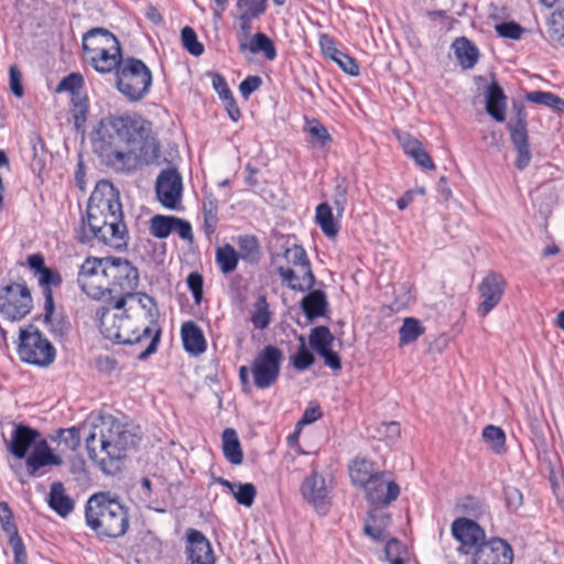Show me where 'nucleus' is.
<instances>
[{
	"mask_svg": "<svg viewBox=\"0 0 564 564\" xmlns=\"http://www.w3.org/2000/svg\"><path fill=\"white\" fill-rule=\"evenodd\" d=\"M240 256L245 260H253L258 253L259 243L253 236H242L238 239Z\"/></svg>",
	"mask_w": 564,
	"mask_h": 564,
	"instance_id": "54",
	"label": "nucleus"
},
{
	"mask_svg": "<svg viewBox=\"0 0 564 564\" xmlns=\"http://www.w3.org/2000/svg\"><path fill=\"white\" fill-rule=\"evenodd\" d=\"M76 238L83 243L101 245L113 249L127 246L128 230L119 192L108 181L95 186L87 205L86 217L76 230Z\"/></svg>",
	"mask_w": 564,
	"mask_h": 564,
	"instance_id": "2",
	"label": "nucleus"
},
{
	"mask_svg": "<svg viewBox=\"0 0 564 564\" xmlns=\"http://www.w3.org/2000/svg\"><path fill=\"white\" fill-rule=\"evenodd\" d=\"M108 258H87L80 265L78 272V284L83 292L88 296L99 300L109 293L110 282H108Z\"/></svg>",
	"mask_w": 564,
	"mask_h": 564,
	"instance_id": "10",
	"label": "nucleus"
},
{
	"mask_svg": "<svg viewBox=\"0 0 564 564\" xmlns=\"http://www.w3.org/2000/svg\"><path fill=\"white\" fill-rule=\"evenodd\" d=\"M301 307L311 322L324 316L328 307L326 294L321 290L311 291L302 299Z\"/></svg>",
	"mask_w": 564,
	"mask_h": 564,
	"instance_id": "27",
	"label": "nucleus"
},
{
	"mask_svg": "<svg viewBox=\"0 0 564 564\" xmlns=\"http://www.w3.org/2000/svg\"><path fill=\"white\" fill-rule=\"evenodd\" d=\"M85 518L93 531L108 538L122 536L129 528L127 509L106 494H96L88 499Z\"/></svg>",
	"mask_w": 564,
	"mask_h": 564,
	"instance_id": "5",
	"label": "nucleus"
},
{
	"mask_svg": "<svg viewBox=\"0 0 564 564\" xmlns=\"http://www.w3.org/2000/svg\"><path fill=\"white\" fill-rule=\"evenodd\" d=\"M140 427L112 415L100 416L86 437L89 458L106 474H115L118 463L139 443Z\"/></svg>",
	"mask_w": 564,
	"mask_h": 564,
	"instance_id": "3",
	"label": "nucleus"
},
{
	"mask_svg": "<svg viewBox=\"0 0 564 564\" xmlns=\"http://www.w3.org/2000/svg\"><path fill=\"white\" fill-rule=\"evenodd\" d=\"M237 9L240 15L258 19L267 9V0H237Z\"/></svg>",
	"mask_w": 564,
	"mask_h": 564,
	"instance_id": "48",
	"label": "nucleus"
},
{
	"mask_svg": "<svg viewBox=\"0 0 564 564\" xmlns=\"http://www.w3.org/2000/svg\"><path fill=\"white\" fill-rule=\"evenodd\" d=\"M91 143L101 162L117 172L135 171L159 154L145 121L135 115L102 118L91 134Z\"/></svg>",
	"mask_w": 564,
	"mask_h": 564,
	"instance_id": "1",
	"label": "nucleus"
},
{
	"mask_svg": "<svg viewBox=\"0 0 564 564\" xmlns=\"http://www.w3.org/2000/svg\"><path fill=\"white\" fill-rule=\"evenodd\" d=\"M118 90L131 101L141 100L150 90L152 74L138 58H124L116 72Z\"/></svg>",
	"mask_w": 564,
	"mask_h": 564,
	"instance_id": "6",
	"label": "nucleus"
},
{
	"mask_svg": "<svg viewBox=\"0 0 564 564\" xmlns=\"http://www.w3.org/2000/svg\"><path fill=\"white\" fill-rule=\"evenodd\" d=\"M306 132L310 135L311 142L319 145L321 148H324L332 142V137L326 128L316 120L308 122Z\"/></svg>",
	"mask_w": 564,
	"mask_h": 564,
	"instance_id": "49",
	"label": "nucleus"
},
{
	"mask_svg": "<svg viewBox=\"0 0 564 564\" xmlns=\"http://www.w3.org/2000/svg\"><path fill=\"white\" fill-rule=\"evenodd\" d=\"M282 351L272 345L265 346L253 358L251 362V378L253 386L264 390L271 388L279 379Z\"/></svg>",
	"mask_w": 564,
	"mask_h": 564,
	"instance_id": "11",
	"label": "nucleus"
},
{
	"mask_svg": "<svg viewBox=\"0 0 564 564\" xmlns=\"http://www.w3.org/2000/svg\"><path fill=\"white\" fill-rule=\"evenodd\" d=\"M29 144L32 151V167L41 171L45 165V149L42 138L37 133L29 135Z\"/></svg>",
	"mask_w": 564,
	"mask_h": 564,
	"instance_id": "47",
	"label": "nucleus"
},
{
	"mask_svg": "<svg viewBox=\"0 0 564 564\" xmlns=\"http://www.w3.org/2000/svg\"><path fill=\"white\" fill-rule=\"evenodd\" d=\"M238 253L230 245H226L217 249L216 261L223 273L228 274L235 271L238 264Z\"/></svg>",
	"mask_w": 564,
	"mask_h": 564,
	"instance_id": "37",
	"label": "nucleus"
},
{
	"mask_svg": "<svg viewBox=\"0 0 564 564\" xmlns=\"http://www.w3.org/2000/svg\"><path fill=\"white\" fill-rule=\"evenodd\" d=\"M300 340L301 346L292 358V365L295 369L303 371L314 364L315 358L313 354L306 348L304 338L302 336L300 337Z\"/></svg>",
	"mask_w": 564,
	"mask_h": 564,
	"instance_id": "52",
	"label": "nucleus"
},
{
	"mask_svg": "<svg viewBox=\"0 0 564 564\" xmlns=\"http://www.w3.org/2000/svg\"><path fill=\"white\" fill-rule=\"evenodd\" d=\"M315 220L327 237H335L338 234V225L335 221L332 207L327 203L317 205Z\"/></svg>",
	"mask_w": 564,
	"mask_h": 564,
	"instance_id": "33",
	"label": "nucleus"
},
{
	"mask_svg": "<svg viewBox=\"0 0 564 564\" xmlns=\"http://www.w3.org/2000/svg\"><path fill=\"white\" fill-rule=\"evenodd\" d=\"M452 533L460 542L459 550L469 553L485 542V532L475 521L467 518L456 519L452 523Z\"/></svg>",
	"mask_w": 564,
	"mask_h": 564,
	"instance_id": "17",
	"label": "nucleus"
},
{
	"mask_svg": "<svg viewBox=\"0 0 564 564\" xmlns=\"http://www.w3.org/2000/svg\"><path fill=\"white\" fill-rule=\"evenodd\" d=\"M204 212V229L206 234H212L215 230L218 217V202L212 195H206L203 199Z\"/></svg>",
	"mask_w": 564,
	"mask_h": 564,
	"instance_id": "41",
	"label": "nucleus"
},
{
	"mask_svg": "<svg viewBox=\"0 0 564 564\" xmlns=\"http://www.w3.org/2000/svg\"><path fill=\"white\" fill-rule=\"evenodd\" d=\"M482 438L495 453L500 454L505 451L506 435L500 427L487 425L482 431Z\"/></svg>",
	"mask_w": 564,
	"mask_h": 564,
	"instance_id": "45",
	"label": "nucleus"
},
{
	"mask_svg": "<svg viewBox=\"0 0 564 564\" xmlns=\"http://www.w3.org/2000/svg\"><path fill=\"white\" fill-rule=\"evenodd\" d=\"M223 451L225 457L234 465H240L243 460L240 442L234 429H226L223 432Z\"/></svg>",
	"mask_w": 564,
	"mask_h": 564,
	"instance_id": "32",
	"label": "nucleus"
},
{
	"mask_svg": "<svg viewBox=\"0 0 564 564\" xmlns=\"http://www.w3.org/2000/svg\"><path fill=\"white\" fill-rule=\"evenodd\" d=\"M251 18H247L238 14L239 21V30H238V40L239 46L241 51L247 50V41L251 34Z\"/></svg>",
	"mask_w": 564,
	"mask_h": 564,
	"instance_id": "63",
	"label": "nucleus"
},
{
	"mask_svg": "<svg viewBox=\"0 0 564 564\" xmlns=\"http://www.w3.org/2000/svg\"><path fill=\"white\" fill-rule=\"evenodd\" d=\"M525 100L545 106L558 112H564V100L553 93L533 90L525 95Z\"/></svg>",
	"mask_w": 564,
	"mask_h": 564,
	"instance_id": "35",
	"label": "nucleus"
},
{
	"mask_svg": "<svg viewBox=\"0 0 564 564\" xmlns=\"http://www.w3.org/2000/svg\"><path fill=\"white\" fill-rule=\"evenodd\" d=\"M45 310V319L50 325V330L56 337H64L69 330V323L64 317L53 316V308Z\"/></svg>",
	"mask_w": 564,
	"mask_h": 564,
	"instance_id": "53",
	"label": "nucleus"
},
{
	"mask_svg": "<svg viewBox=\"0 0 564 564\" xmlns=\"http://www.w3.org/2000/svg\"><path fill=\"white\" fill-rule=\"evenodd\" d=\"M508 129L510 131L511 142L514 147H521V145L529 144L524 113L520 112L518 118L514 121L510 120L508 123Z\"/></svg>",
	"mask_w": 564,
	"mask_h": 564,
	"instance_id": "40",
	"label": "nucleus"
},
{
	"mask_svg": "<svg viewBox=\"0 0 564 564\" xmlns=\"http://www.w3.org/2000/svg\"><path fill=\"white\" fill-rule=\"evenodd\" d=\"M303 498L312 503L319 512H325L329 505V488L322 475L313 473L307 477L302 487Z\"/></svg>",
	"mask_w": 564,
	"mask_h": 564,
	"instance_id": "18",
	"label": "nucleus"
},
{
	"mask_svg": "<svg viewBox=\"0 0 564 564\" xmlns=\"http://www.w3.org/2000/svg\"><path fill=\"white\" fill-rule=\"evenodd\" d=\"M48 506L61 517H67L74 510V500L66 494L62 482L56 481L51 486Z\"/></svg>",
	"mask_w": 564,
	"mask_h": 564,
	"instance_id": "26",
	"label": "nucleus"
},
{
	"mask_svg": "<svg viewBox=\"0 0 564 564\" xmlns=\"http://www.w3.org/2000/svg\"><path fill=\"white\" fill-rule=\"evenodd\" d=\"M390 524V516L386 512H371L365 524V533L378 542L388 540L387 528Z\"/></svg>",
	"mask_w": 564,
	"mask_h": 564,
	"instance_id": "29",
	"label": "nucleus"
},
{
	"mask_svg": "<svg viewBox=\"0 0 564 564\" xmlns=\"http://www.w3.org/2000/svg\"><path fill=\"white\" fill-rule=\"evenodd\" d=\"M496 32L501 37L519 40L523 33V29L516 22H506L497 24Z\"/></svg>",
	"mask_w": 564,
	"mask_h": 564,
	"instance_id": "60",
	"label": "nucleus"
},
{
	"mask_svg": "<svg viewBox=\"0 0 564 564\" xmlns=\"http://www.w3.org/2000/svg\"><path fill=\"white\" fill-rule=\"evenodd\" d=\"M175 217L155 215L150 220V232L160 239L166 238L174 230Z\"/></svg>",
	"mask_w": 564,
	"mask_h": 564,
	"instance_id": "43",
	"label": "nucleus"
},
{
	"mask_svg": "<svg viewBox=\"0 0 564 564\" xmlns=\"http://www.w3.org/2000/svg\"><path fill=\"white\" fill-rule=\"evenodd\" d=\"M18 354L22 361L46 367L55 359V348L50 340L34 326L20 329Z\"/></svg>",
	"mask_w": 564,
	"mask_h": 564,
	"instance_id": "9",
	"label": "nucleus"
},
{
	"mask_svg": "<svg viewBox=\"0 0 564 564\" xmlns=\"http://www.w3.org/2000/svg\"><path fill=\"white\" fill-rule=\"evenodd\" d=\"M61 464V457L53 454L45 440L35 443L33 452L26 458V466L30 475H34L42 467L50 465L59 466Z\"/></svg>",
	"mask_w": 564,
	"mask_h": 564,
	"instance_id": "22",
	"label": "nucleus"
},
{
	"mask_svg": "<svg viewBox=\"0 0 564 564\" xmlns=\"http://www.w3.org/2000/svg\"><path fill=\"white\" fill-rule=\"evenodd\" d=\"M271 322V312L265 296L261 295L253 304V312L251 315V323L257 329H264Z\"/></svg>",
	"mask_w": 564,
	"mask_h": 564,
	"instance_id": "39",
	"label": "nucleus"
},
{
	"mask_svg": "<svg viewBox=\"0 0 564 564\" xmlns=\"http://www.w3.org/2000/svg\"><path fill=\"white\" fill-rule=\"evenodd\" d=\"M57 438L69 451H75L80 444L79 430L76 427L61 429Z\"/></svg>",
	"mask_w": 564,
	"mask_h": 564,
	"instance_id": "55",
	"label": "nucleus"
},
{
	"mask_svg": "<svg viewBox=\"0 0 564 564\" xmlns=\"http://www.w3.org/2000/svg\"><path fill=\"white\" fill-rule=\"evenodd\" d=\"M183 183L176 169L161 171L155 183L158 200L167 209L177 210L181 206Z\"/></svg>",
	"mask_w": 564,
	"mask_h": 564,
	"instance_id": "13",
	"label": "nucleus"
},
{
	"mask_svg": "<svg viewBox=\"0 0 564 564\" xmlns=\"http://www.w3.org/2000/svg\"><path fill=\"white\" fill-rule=\"evenodd\" d=\"M187 285L193 294L195 302L199 303L203 297V276L197 272H192L187 276Z\"/></svg>",
	"mask_w": 564,
	"mask_h": 564,
	"instance_id": "64",
	"label": "nucleus"
},
{
	"mask_svg": "<svg viewBox=\"0 0 564 564\" xmlns=\"http://www.w3.org/2000/svg\"><path fill=\"white\" fill-rule=\"evenodd\" d=\"M394 134L406 155H411V153L422 147L421 142L408 132L394 130Z\"/></svg>",
	"mask_w": 564,
	"mask_h": 564,
	"instance_id": "59",
	"label": "nucleus"
},
{
	"mask_svg": "<svg viewBox=\"0 0 564 564\" xmlns=\"http://www.w3.org/2000/svg\"><path fill=\"white\" fill-rule=\"evenodd\" d=\"M9 542H10V545L14 553L15 564H25L28 556H26V552H25L23 542H22L21 538L19 536V533L15 532L14 534H10Z\"/></svg>",
	"mask_w": 564,
	"mask_h": 564,
	"instance_id": "61",
	"label": "nucleus"
},
{
	"mask_svg": "<svg viewBox=\"0 0 564 564\" xmlns=\"http://www.w3.org/2000/svg\"><path fill=\"white\" fill-rule=\"evenodd\" d=\"M184 349L192 356H199L206 351L207 343L203 330L192 321L185 322L181 328Z\"/></svg>",
	"mask_w": 564,
	"mask_h": 564,
	"instance_id": "23",
	"label": "nucleus"
},
{
	"mask_svg": "<svg viewBox=\"0 0 564 564\" xmlns=\"http://www.w3.org/2000/svg\"><path fill=\"white\" fill-rule=\"evenodd\" d=\"M335 337L327 326H316L312 328L308 336L310 346L317 354L333 347Z\"/></svg>",
	"mask_w": 564,
	"mask_h": 564,
	"instance_id": "34",
	"label": "nucleus"
},
{
	"mask_svg": "<svg viewBox=\"0 0 564 564\" xmlns=\"http://www.w3.org/2000/svg\"><path fill=\"white\" fill-rule=\"evenodd\" d=\"M423 332L424 327L417 319L406 317L399 329L400 345L403 346L413 343L423 334Z\"/></svg>",
	"mask_w": 564,
	"mask_h": 564,
	"instance_id": "44",
	"label": "nucleus"
},
{
	"mask_svg": "<svg viewBox=\"0 0 564 564\" xmlns=\"http://www.w3.org/2000/svg\"><path fill=\"white\" fill-rule=\"evenodd\" d=\"M39 432L26 425H14L10 440H6L7 449L17 458H24L30 446L37 443Z\"/></svg>",
	"mask_w": 564,
	"mask_h": 564,
	"instance_id": "20",
	"label": "nucleus"
},
{
	"mask_svg": "<svg viewBox=\"0 0 564 564\" xmlns=\"http://www.w3.org/2000/svg\"><path fill=\"white\" fill-rule=\"evenodd\" d=\"M89 64L98 73H110L117 70L124 59L121 54L120 44L84 55Z\"/></svg>",
	"mask_w": 564,
	"mask_h": 564,
	"instance_id": "21",
	"label": "nucleus"
},
{
	"mask_svg": "<svg viewBox=\"0 0 564 564\" xmlns=\"http://www.w3.org/2000/svg\"><path fill=\"white\" fill-rule=\"evenodd\" d=\"M455 56L463 68L469 69L475 66L479 54L477 47L466 37L457 39L453 43Z\"/></svg>",
	"mask_w": 564,
	"mask_h": 564,
	"instance_id": "31",
	"label": "nucleus"
},
{
	"mask_svg": "<svg viewBox=\"0 0 564 564\" xmlns=\"http://www.w3.org/2000/svg\"><path fill=\"white\" fill-rule=\"evenodd\" d=\"M108 282H110V288L107 295L115 301L116 310H122L127 297H133L132 292L138 286V270L127 259L110 257Z\"/></svg>",
	"mask_w": 564,
	"mask_h": 564,
	"instance_id": "8",
	"label": "nucleus"
},
{
	"mask_svg": "<svg viewBox=\"0 0 564 564\" xmlns=\"http://www.w3.org/2000/svg\"><path fill=\"white\" fill-rule=\"evenodd\" d=\"M13 514L7 502H0V522L2 529L8 535L18 532L15 524L12 521Z\"/></svg>",
	"mask_w": 564,
	"mask_h": 564,
	"instance_id": "62",
	"label": "nucleus"
},
{
	"mask_svg": "<svg viewBox=\"0 0 564 564\" xmlns=\"http://www.w3.org/2000/svg\"><path fill=\"white\" fill-rule=\"evenodd\" d=\"M120 44L118 39L107 29L95 28L83 35L84 55Z\"/></svg>",
	"mask_w": 564,
	"mask_h": 564,
	"instance_id": "24",
	"label": "nucleus"
},
{
	"mask_svg": "<svg viewBox=\"0 0 564 564\" xmlns=\"http://www.w3.org/2000/svg\"><path fill=\"white\" fill-rule=\"evenodd\" d=\"M218 482L232 494L239 505L247 508H250L253 505L254 498L257 496V488L253 484L231 482L224 478H219Z\"/></svg>",
	"mask_w": 564,
	"mask_h": 564,
	"instance_id": "28",
	"label": "nucleus"
},
{
	"mask_svg": "<svg viewBox=\"0 0 564 564\" xmlns=\"http://www.w3.org/2000/svg\"><path fill=\"white\" fill-rule=\"evenodd\" d=\"M507 282L497 272H489L478 284L477 291L480 302L477 306V314L487 316L501 301Z\"/></svg>",
	"mask_w": 564,
	"mask_h": 564,
	"instance_id": "14",
	"label": "nucleus"
},
{
	"mask_svg": "<svg viewBox=\"0 0 564 564\" xmlns=\"http://www.w3.org/2000/svg\"><path fill=\"white\" fill-rule=\"evenodd\" d=\"M283 257L288 265H279L276 269L282 281L295 291L311 290L315 284V278L303 247L293 245L285 249Z\"/></svg>",
	"mask_w": 564,
	"mask_h": 564,
	"instance_id": "7",
	"label": "nucleus"
},
{
	"mask_svg": "<svg viewBox=\"0 0 564 564\" xmlns=\"http://www.w3.org/2000/svg\"><path fill=\"white\" fill-rule=\"evenodd\" d=\"M72 116L74 119V127L77 131L84 128L87 119L88 106L87 99L83 95H75L72 97Z\"/></svg>",
	"mask_w": 564,
	"mask_h": 564,
	"instance_id": "46",
	"label": "nucleus"
},
{
	"mask_svg": "<svg viewBox=\"0 0 564 564\" xmlns=\"http://www.w3.org/2000/svg\"><path fill=\"white\" fill-rule=\"evenodd\" d=\"M506 109L507 97L502 88L494 82L486 89V111L497 122H503Z\"/></svg>",
	"mask_w": 564,
	"mask_h": 564,
	"instance_id": "25",
	"label": "nucleus"
},
{
	"mask_svg": "<svg viewBox=\"0 0 564 564\" xmlns=\"http://www.w3.org/2000/svg\"><path fill=\"white\" fill-rule=\"evenodd\" d=\"M367 499L376 506H388L397 500L400 487L388 473H379L364 489Z\"/></svg>",
	"mask_w": 564,
	"mask_h": 564,
	"instance_id": "15",
	"label": "nucleus"
},
{
	"mask_svg": "<svg viewBox=\"0 0 564 564\" xmlns=\"http://www.w3.org/2000/svg\"><path fill=\"white\" fill-rule=\"evenodd\" d=\"M32 308V297L24 283H7L0 288V313L15 322L25 317Z\"/></svg>",
	"mask_w": 564,
	"mask_h": 564,
	"instance_id": "12",
	"label": "nucleus"
},
{
	"mask_svg": "<svg viewBox=\"0 0 564 564\" xmlns=\"http://www.w3.org/2000/svg\"><path fill=\"white\" fill-rule=\"evenodd\" d=\"M37 280H39V283L43 286V293L45 296V308L52 310L53 295H52L51 288L61 285L62 278L58 272L46 267L37 275Z\"/></svg>",
	"mask_w": 564,
	"mask_h": 564,
	"instance_id": "36",
	"label": "nucleus"
},
{
	"mask_svg": "<svg viewBox=\"0 0 564 564\" xmlns=\"http://www.w3.org/2000/svg\"><path fill=\"white\" fill-rule=\"evenodd\" d=\"M378 437L387 443H393L401 433L400 424L398 422H384L378 427Z\"/></svg>",
	"mask_w": 564,
	"mask_h": 564,
	"instance_id": "57",
	"label": "nucleus"
},
{
	"mask_svg": "<svg viewBox=\"0 0 564 564\" xmlns=\"http://www.w3.org/2000/svg\"><path fill=\"white\" fill-rule=\"evenodd\" d=\"M181 39L183 46L194 56H199L204 53V46L197 41V35L191 26L182 29Z\"/></svg>",
	"mask_w": 564,
	"mask_h": 564,
	"instance_id": "50",
	"label": "nucleus"
},
{
	"mask_svg": "<svg viewBox=\"0 0 564 564\" xmlns=\"http://www.w3.org/2000/svg\"><path fill=\"white\" fill-rule=\"evenodd\" d=\"M83 76L78 73H72L59 82L56 91H68L72 94V97H75V95H82L80 89L83 87Z\"/></svg>",
	"mask_w": 564,
	"mask_h": 564,
	"instance_id": "51",
	"label": "nucleus"
},
{
	"mask_svg": "<svg viewBox=\"0 0 564 564\" xmlns=\"http://www.w3.org/2000/svg\"><path fill=\"white\" fill-rule=\"evenodd\" d=\"M332 58L348 75L356 76L359 74V66L357 65L356 61L348 56L347 54L340 52L339 50L334 48V54H332Z\"/></svg>",
	"mask_w": 564,
	"mask_h": 564,
	"instance_id": "56",
	"label": "nucleus"
},
{
	"mask_svg": "<svg viewBox=\"0 0 564 564\" xmlns=\"http://www.w3.org/2000/svg\"><path fill=\"white\" fill-rule=\"evenodd\" d=\"M247 48L253 54L263 53L269 61L276 56L273 42L263 33L254 34L249 45L247 44Z\"/></svg>",
	"mask_w": 564,
	"mask_h": 564,
	"instance_id": "38",
	"label": "nucleus"
},
{
	"mask_svg": "<svg viewBox=\"0 0 564 564\" xmlns=\"http://www.w3.org/2000/svg\"><path fill=\"white\" fill-rule=\"evenodd\" d=\"M121 310L105 308L100 314L99 328L101 334L109 340L117 344L132 345L140 343L143 337L151 340L148 347L140 352L139 358L145 359L156 350L159 341V332L152 336V330L149 326L142 325L139 327L133 319V316L121 313Z\"/></svg>",
	"mask_w": 564,
	"mask_h": 564,
	"instance_id": "4",
	"label": "nucleus"
},
{
	"mask_svg": "<svg viewBox=\"0 0 564 564\" xmlns=\"http://www.w3.org/2000/svg\"><path fill=\"white\" fill-rule=\"evenodd\" d=\"M384 553L387 560L390 562V564H404V561L401 556L403 549L401 543L393 538H388Z\"/></svg>",
	"mask_w": 564,
	"mask_h": 564,
	"instance_id": "58",
	"label": "nucleus"
},
{
	"mask_svg": "<svg viewBox=\"0 0 564 564\" xmlns=\"http://www.w3.org/2000/svg\"><path fill=\"white\" fill-rule=\"evenodd\" d=\"M547 35L552 42L564 46V9L551 14L547 21Z\"/></svg>",
	"mask_w": 564,
	"mask_h": 564,
	"instance_id": "42",
	"label": "nucleus"
},
{
	"mask_svg": "<svg viewBox=\"0 0 564 564\" xmlns=\"http://www.w3.org/2000/svg\"><path fill=\"white\" fill-rule=\"evenodd\" d=\"M512 558V550L506 541L491 539L476 549L473 564H511Z\"/></svg>",
	"mask_w": 564,
	"mask_h": 564,
	"instance_id": "16",
	"label": "nucleus"
},
{
	"mask_svg": "<svg viewBox=\"0 0 564 564\" xmlns=\"http://www.w3.org/2000/svg\"><path fill=\"white\" fill-rule=\"evenodd\" d=\"M351 481L364 489L379 474L375 470L373 463L366 458H357L349 467Z\"/></svg>",
	"mask_w": 564,
	"mask_h": 564,
	"instance_id": "30",
	"label": "nucleus"
},
{
	"mask_svg": "<svg viewBox=\"0 0 564 564\" xmlns=\"http://www.w3.org/2000/svg\"><path fill=\"white\" fill-rule=\"evenodd\" d=\"M186 536V553L189 564H215L212 545L200 531L189 529Z\"/></svg>",
	"mask_w": 564,
	"mask_h": 564,
	"instance_id": "19",
	"label": "nucleus"
}]
</instances>
